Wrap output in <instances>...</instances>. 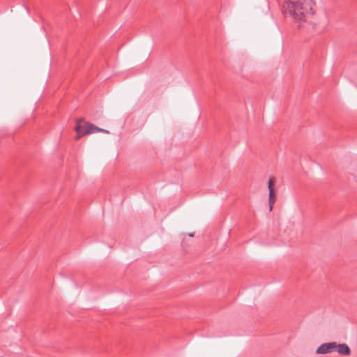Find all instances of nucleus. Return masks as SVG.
<instances>
[{
    "instance_id": "obj_3",
    "label": "nucleus",
    "mask_w": 357,
    "mask_h": 357,
    "mask_svg": "<svg viewBox=\"0 0 357 357\" xmlns=\"http://www.w3.org/2000/svg\"><path fill=\"white\" fill-rule=\"evenodd\" d=\"M274 181L273 178H269L268 181V205L269 210L272 211L273 205L276 200V193L273 188Z\"/></svg>"
},
{
    "instance_id": "obj_1",
    "label": "nucleus",
    "mask_w": 357,
    "mask_h": 357,
    "mask_svg": "<svg viewBox=\"0 0 357 357\" xmlns=\"http://www.w3.org/2000/svg\"><path fill=\"white\" fill-rule=\"evenodd\" d=\"M314 0H284L282 12L295 22H306L314 13Z\"/></svg>"
},
{
    "instance_id": "obj_4",
    "label": "nucleus",
    "mask_w": 357,
    "mask_h": 357,
    "mask_svg": "<svg viewBox=\"0 0 357 357\" xmlns=\"http://www.w3.org/2000/svg\"><path fill=\"white\" fill-rule=\"evenodd\" d=\"M335 347H337L336 342H328L325 343L319 346L316 351L317 354H325L332 352Z\"/></svg>"
},
{
    "instance_id": "obj_6",
    "label": "nucleus",
    "mask_w": 357,
    "mask_h": 357,
    "mask_svg": "<svg viewBox=\"0 0 357 357\" xmlns=\"http://www.w3.org/2000/svg\"><path fill=\"white\" fill-rule=\"evenodd\" d=\"M189 236H193V234H190Z\"/></svg>"
},
{
    "instance_id": "obj_2",
    "label": "nucleus",
    "mask_w": 357,
    "mask_h": 357,
    "mask_svg": "<svg viewBox=\"0 0 357 357\" xmlns=\"http://www.w3.org/2000/svg\"><path fill=\"white\" fill-rule=\"evenodd\" d=\"M83 119H78L77 121V125L75 128V131L77 132V135L75 139L77 140L79 139L83 135L90 133H94L96 132H108L107 130H105L102 128H99L98 127L93 125L90 123H86L84 126L82 125L83 122Z\"/></svg>"
},
{
    "instance_id": "obj_5",
    "label": "nucleus",
    "mask_w": 357,
    "mask_h": 357,
    "mask_svg": "<svg viewBox=\"0 0 357 357\" xmlns=\"http://www.w3.org/2000/svg\"><path fill=\"white\" fill-rule=\"evenodd\" d=\"M335 349H336L337 351L341 355L349 356L351 354V349L345 343L339 344H337V347H335Z\"/></svg>"
}]
</instances>
